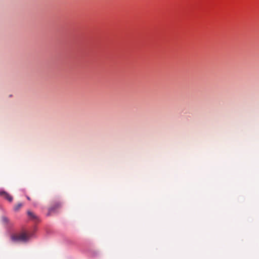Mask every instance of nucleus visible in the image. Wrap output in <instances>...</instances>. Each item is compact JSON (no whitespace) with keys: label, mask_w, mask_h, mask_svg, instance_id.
<instances>
[{"label":"nucleus","mask_w":259,"mask_h":259,"mask_svg":"<svg viewBox=\"0 0 259 259\" xmlns=\"http://www.w3.org/2000/svg\"><path fill=\"white\" fill-rule=\"evenodd\" d=\"M27 199L30 200V198L29 197H27Z\"/></svg>","instance_id":"nucleus-7"},{"label":"nucleus","mask_w":259,"mask_h":259,"mask_svg":"<svg viewBox=\"0 0 259 259\" xmlns=\"http://www.w3.org/2000/svg\"><path fill=\"white\" fill-rule=\"evenodd\" d=\"M61 205V204L60 202H56L55 204V206H53L50 208L49 212H51L52 211L55 210V209L56 208H59V207H60Z\"/></svg>","instance_id":"nucleus-4"},{"label":"nucleus","mask_w":259,"mask_h":259,"mask_svg":"<svg viewBox=\"0 0 259 259\" xmlns=\"http://www.w3.org/2000/svg\"><path fill=\"white\" fill-rule=\"evenodd\" d=\"M11 238L14 242H26L29 239V236L25 233L13 234Z\"/></svg>","instance_id":"nucleus-1"},{"label":"nucleus","mask_w":259,"mask_h":259,"mask_svg":"<svg viewBox=\"0 0 259 259\" xmlns=\"http://www.w3.org/2000/svg\"><path fill=\"white\" fill-rule=\"evenodd\" d=\"M23 204L22 203H19L16 205L14 208L15 211H18L19 209L22 206Z\"/></svg>","instance_id":"nucleus-5"},{"label":"nucleus","mask_w":259,"mask_h":259,"mask_svg":"<svg viewBox=\"0 0 259 259\" xmlns=\"http://www.w3.org/2000/svg\"><path fill=\"white\" fill-rule=\"evenodd\" d=\"M2 220L4 223H7L8 222V219L7 217H4L2 218Z\"/></svg>","instance_id":"nucleus-6"},{"label":"nucleus","mask_w":259,"mask_h":259,"mask_svg":"<svg viewBox=\"0 0 259 259\" xmlns=\"http://www.w3.org/2000/svg\"><path fill=\"white\" fill-rule=\"evenodd\" d=\"M0 196L3 197L9 202H12L13 201V197L6 191H0Z\"/></svg>","instance_id":"nucleus-2"},{"label":"nucleus","mask_w":259,"mask_h":259,"mask_svg":"<svg viewBox=\"0 0 259 259\" xmlns=\"http://www.w3.org/2000/svg\"><path fill=\"white\" fill-rule=\"evenodd\" d=\"M27 214L30 220L33 221L35 222H38L39 221L38 217L33 212L29 210L27 211Z\"/></svg>","instance_id":"nucleus-3"}]
</instances>
